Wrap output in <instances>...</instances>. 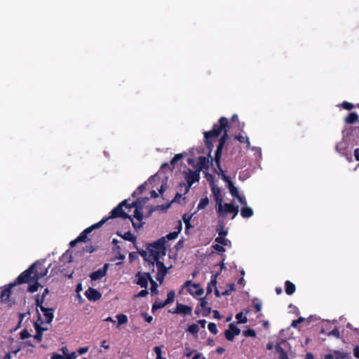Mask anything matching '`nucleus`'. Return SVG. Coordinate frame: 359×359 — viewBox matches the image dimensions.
I'll list each match as a JSON object with an SVG mask.
<instances>
[{
	"instance_id": "obj_1",
	"label": "nucleus",
	"mask_w": 359,
	"mask_h": 359,
	"mask_svg": "<svg viewBox=\"0 0 359 359\" xmlns=\"http://www.w3.org/2000/svg\"><path fill=\"white\" fill-rule=\"evenodd\" d=\"M128 201L124 200L121 203H120L116 208H114L111 212V215L108 217L103 218L99 222H97L90 226L86 229L83 231L81 234L74 240L72 241L69 243L70 247H74L76 245V243L79 242L86 243L90 239L88 238V235L93 230L99 229L101 227L108 219L112 218H118L121 217L123 219H129L132 220V216L127 214L123 210V207L128 209Z\"/></svg>"
},
{
	"instance_id": "obj_2",
	"label": "nucleus",
	"mask_w": 359,
	"mask_h": 359,
	"mask_svg": "<svg viewBox=\"0 0 359 359\" xmlns=\"http://www.w3.org/2000/svg\"><path fill=\"white\" fill-rule=\"evenodd\" d=\"M163 239L159 238L157 241L147 244V250L139 251L140 255L145 262L148 263L151 271H154V265L157 262H160V258L166 254L165 246H163Z\"/></svg>"
},
{
	"instance_id": "obj_3",
	"label": "nucleus",
	"mask_w": 359,
	"mask_h": 359,
	"mask_svg": "<svg viewBox=\"0 0 359 359\" xmlns=\"http://www.w3.org/2000/svg\"><path fill=\"white\" fill-rule=\"evenodd\" d=\"M228 119L226 117L222 116L219 119L218 123L213 125L212 130L204 133L205 145L209 149V156H210L211 151L213 148V139L219 137L222 133V129L225 127H228Z\"/></svg>"
},
{
	"instance_id": "obj_4",
	"label": "nucleus",
	"mask_w": 359,
	"mask_h": 359,
	"mask_svg": "<svg viewBox=\"0 0 359 359\" xmlns=\"http://www.w3.org/2000/svg\"><path fill=\"white\" fill-rule=\"evenodd\" d=\"M184 178L187 182H180L178 185V189L180 191H184V194H186L189 192L191 187L195 183L199 181L200 180V172L199 170H192L191 169H188L187 171L184 172Z\"/></svg>"
},
{
	"instance_id": "obj_5",
	"label": "nucleus",
	"mask_w": 359,
	"mask_h": 359,
	"mask_svg": "<svg viewBox=\"0 0 359 359\" xmlns=\"http://www.w3.org/2000/svg\"><path fill=\"white\" fill-rule=\"evenodd\" d=\"M132 208H135V210L133 215L132 216V220L130 221L132 222L134 229L137 230L142 228L144 224L142 222L144 216L142 213V203L140 199H137L135 201L128 205V209Z\"/></svg>"
},
{
	"instance_id": "obj_6",
	"label": "nucleus",
	"mask_w": 359,
	"mask_h": 359,
	"mask_svg": "<svg viewBox=\"0 0 359 359\" xmlns=\"http://www.w3.org/2000/svg\"><path fill=\"white\" fill-rule=\"evenodd\" d=\"M222 132H224V133H223L222 135L221 136V137L219 138V144L217 147V149H216V151L215 153V157H214V161L215 162L218 170H221L220 162H221L222 153L224 146L228 140L227 127H225L224 129H222Z\"/></svg>"
},
{
	"instance_id": "obj_7",
	"label": "nucleus",
	"mask_w": 359,
	"mask_h": 359,
	"mask_svg": "<svg viewBox=\"0 0 359 359\" xmlns=\"http://www.w3.org/2000/svg\"><path fill=\"white\" fill-rule=\"evenodd\" d=\"M36 265V263L32 264L27 270L21 273L14 283L11 284V286L29 283L31 280H33V273Z\"/></svg>"
},
{
	"instance_id": "obj_8",
	"label": "nucleus",
	"mask_w": 359,
	"mask_h": 359,
	"mask_svg": "<svg viewBox=\"0 0 359 359\" xmlns=\"http://www.w3.org/2000/svg\"><path fill=\"white\" fill-rule=\"evenodd\" d=\"M183 287H187L188 292L194 297H200L204 292V290L198 283H193L191 280H187Z\"/></svg>"
},
{
	"instance_id": "obj_9",
	"label": "nucleus",
	"mask_w": 359,
	"mask_h": 359,
	"mask_svg": "<svg viewBox=\"0 0 359 359\" xmlns=\"http://www.w3.org/2000/svg\"><path fill=\"white\" fill-rule=\"evenodd\" d=\"M213 170H214V172H217L218 175H221L222 179L225 182L227 183V187H228V189L229 190L231 195L233 197L237 196L239 194L238 189L234 186L233 183L231 182L230 178L225 175L224 171L222 170V168H221V170H219V172H217L215 168H214Z\"/></svg>"
},
{
	"instance_id": "obj_10",
	"label": "nucleus",
	"mask_w": 359,
	"mask_h": 359,
	"mask_svg": "<svg viewBox=\"0 0 359 359\" xmlns=\"http://www.w3.org/2000/svg\"><path fill=\"white\" fill-rule=\"evenodd\" d=\"M348 144L346 141L342 140L341 142L337 143L335 146V150L340 155L345 156L346 158L349 161H352V154L351 152L347 151Z\"/></svg>"
},
{
	"instance_id": "obj_11",
	"label": "nucleus",
	"mask_w": 359,
	"mask_h": 359,
	"mask_svg": "<svg viewBox=\"0 0 359 359\" xmlns=\"http://www.w3.org/2000/svg\"><path fill=\"white\" fill-rule=\"evenodd\" d=\"M136 277L137 278L136 283L143 288H147L148 282L153 279L149 272H137Z\"/></svg>"
},
{
	"instance_id": "obj_12",
	"label": "nucleus",
	"mask_w": 359,
	"mask_h": 359,
	"mask_svg": "<svg viewBox=\"0 0 359 359\" xmlns=\"http://www.w3.org/2000/svg\"><path fill=\"white\" fill-rule=\"evenodd\" d=\"M155 265L158 269V272L156 276V278L159 282L160 284H162V283L164 280L165 276L168 273V269L165 266L164 263L161 261L156 262Z\"/></svg>"
},
{
	"instance_id": "obj_13",
	"label": "nucleus",
	"mask_w": 359,
	"mask_h": 359,
	"mask_svg": "<svg viewBox=\"0 0 359 359\" xmlns=\"http://www.w3.org/2000/svg\"><path fill=\"white\" fill-rule=\"evenodd\" d=\"M37 313H38V320H41V324H39L37 322L34 323V328L36 330V334H34V338L38 342H41L42 341L43 332L44 331H46L48 330V328L47 327H43L41 326V324H43V322L41 320L40 313H39L38 311H37Z\"/></svg>"
},
{
	"instance_id": "obj_14",
	"label": "nucleus",
	"mask_w": 359,
	"mask_h": 359,
	"mask_svg": "<svg viewBox=\"0 0 359 359\" xmlns=\"http://www.w3.org/2000/svg\"><path fill=\"white\" fill-rule=\"evenodd\" d=\"M36 263V265L34 267L33 273V280H39L43 276H46L48 268H46L42 264H38V262Z\"/></svg>"
},
{
	"instance_id": "obj_15",
	"label": "nucleus",
	"mask_w": 359,
	"mask_h": 359,
	"mask_svg": "<svg viewBox=\"0 0 359 359\" xmlns=\"http://www.w3.org/2000/svg\"><path fill=\"white\" fill-rule=\"evenodd\" d=\"M241 330L233 323L229 325L228 330H225L224 336L228 341H232L236 336L239 335Z\"/></svg>"
},
{
	"instance_id": "obj_16",
	"label": "nucleus",
	"mask_w": 359,
	"mask_h": 359,
	"mask_svg": "<svg viewBox=\"0 0 359 359\" xmlns=\"http://www.w3.org/2000/svg\"><path fill=\"white\" fill-rule=\"evenodd\" d=\"M214 158H211V161H210L209 159L205 156H199L196 170H199V172H201V171L203 169L208 170L209 168L210 164H212Z\"/></svg>"
},
{
	"instance_id": "obj_17",
	"label": "nucleus",
	"mask_w": 359,
	"mask_h": 359,
	"mask_svg": "<svg viewBox=\"0 0 359 359\" xmlns=\"http://www.w3.org/2000/svg\"><path fill=\"white\" fill-rule=\"evenodd\" d=\"M85 295L89 301L96 302L102 297V294L97 290L89 287L86 292Z\"/></svg>"
},
{
	"instance_id": "obj_18",
	"label": "nucleus",
	"mask_w": 359,
	"mask_h": 359,
	"mask_svg": "<svg viewBox=\"0 0 359 359\" xmlns=\"http://www.w3.org/2000/svg\"><path fill=\"white\" fill-rule=\"evenodd\" d=\"M108 269V264H105L102 268L92 272L90 274V278L92 280H97L102 278L107 274Z\"/></svg>"
},
{
	"instance_id": "obj_19",
	"label": "nucleus",
	"mask_w": 359,
	"mask_h": 359,
	"mask_svg": "<svg viewBox=\"0 0 359 359\" xmlns=\"http://www.w3.org/2000/svg\"><path fill=\"white\" fill-rule=\"evenodd\" d=\"M224 212L219 217H224L227 213H233L232 219H233L238 213V206H235L232 203L224 204Z\"/></svg>"
},
{
	"instance_id": "obj_20",
	"label": "nucleus",
	"mask_w": 359,
	"mask_h": 359,
	"mask_svg": "<svg viewBox=\"0 0 359 359\" xmlns=\"http://www.w3.org/2000/svg\"><path fill=\"white\" fill-rule=\"evenodd\" d=\"M192 312V308L189 306L184 305L180 303H177L176 306L175 311L174 313L178 314L191 315Z\"/></svg>"
},
{
	"instance_id": "obj_21",
	"label": "nucleus",
	"mask_w": 359,
	"mask_h": 359,
	"mask_svg": "<svg viewBox=\"0 0 359 359\" xmlns=\"http://www.w3.org/2000/svg\"><path fill=\"white\" fill-rule=\"evenodd\" d=\"M41 311L43 313V316L46 318V322L48 323H50L53 321V318H54L55 309L41 307Z\"/></svg>"
},
{
	"instance_id": "obj_22",
	"label": "nucleus",
	"mask_w": 359,
	"mask_h": 359,
	"mask_svg": "<svg viewBox=\"0 0 359 359\" xmlns=\"http://www.w3.org/2000/svg\"><path fill=\"white\" fill-rule=\"evenodd\" d=\"M181 230H182V223L180 222L177 231H175L170 232L168 234H167L165 236H163V237L161 238H164L163 239V246H165V242L167 241H171V240L176 239L177 238L180 232L181 231Z\"/></svg>"
},
{
	"instance_id": "obj_23",
	"label": "nucleus",
	"mask_w": 359,
	"mask_h": 359,
	"mask_svg": "<svg viewBox=\"0 0 359 359\" xmlns=\"http://www.w3.org/2000/svg\"><path fill=\"white\" fill-rule=\"evenodd\" d=\"M11 284L9 285L8 287L3 289L1 290L0 298L2 302H8L10 301V297L12 293L11 291Z\"/></svg>"
},
{
	"instance_id": "obj_24",
	"label": "nucleus",
	"mask_w": 359,
	"mask_h": 359,
	"mask_svg": "<svg viewBox=\"0 0 359 359\" xmlns=\"http://www.w3.org/2000/svg\"><path fill=\"white\" fill-rule=\"evenodd\" d=\"M116 235L121 237L122 238H123L124 240L126 241H130L133 243V244L135 245L136 244V236H135L130 231L124 233L123 234H122L120 232H117L116 233ZM137 248V247H135Z\"/></svg>"
},
{
	"instance_id": "obj_25",
	"label": "nucleus",
	"mask_w": 359,
	"mask_h": 359,
	"mask_svg": "<svg viewBox=\"0 0 359 359\" xmlns=\"http://www.w3.org/2000/svg\"><path fill=\"white\" fill-rule=\"evenodd\" d=\"M358 118L356 112H351L345 118L344 121L346 124H353L358 121Z\"/></svg>"
},
{
	"instance_id": "obj_26",
	"label": "nucleus",
	"mask_w": 359,
	"mask_h": 359,
	"mask_svg": "<svg viewBox=\"0 0 359 359\" xmlns=\"http://www.w3.org/2000/svg\"><path fill=\"white\" fill-rule=\"evenodd\" d=\"M285 293L287 295H292L294 293V292L296 290V286L294 283H292L290 280H286L285 282Z\"/></svg>"
},
{
	"instance_id": "obj_27",
	"label": "nucleus",
	"mask_w": 359,
	"mask_h": 359,
	"mask_svg": "<svg viewBox=\"0 0 359 359\" xmlns=\"http://www.w3.org/2000/svg\"><path fill=\"white\" fill-rule=\"evenodd\" d=\"M217 275L218 273L213 274L212 276L210 282L208 284L206 287L207 294H210L212 292L213 287H216Z\"/></svg>"
},
{
	"instance_id": "obj_28",
	"label": "nucleus",
	"mask_w": 359,
	"mask_h": 359,
	"mask_svg": "<svg viewBox=\"0 0 359 359\" xmlns=\"http://www.w3.org/2000/svg\"><path fill=\"white\" fill-rule=\"evenodd\" d=\"M217 212L219 215H222L224 212V204L222 198L219 196L215 198Z\"/></svg>"
},
{
	"instance_id": "obj_29",
	"label": "nucleus",
	"mask_w": 359,
	"mask_h": 359,
	"mask_svg": "<svg viewBox=\"0 0 359 359\" xmlns=\"http://www.w3.org/2000/svg\"><path fill=\"white\" fill-rule=\"evenodd\" d=\"M241 215L243 218H249L253 215V210L250 207L244 206L241 208Z\"/></svg>"
},
{
	"instance_id": "obj_30",
	"label": "nucleus",
	"mask_w": 359,
	"mask_h": 359,
	"mask_svg": "<svg viewBox=\"0 0 359 359\" xmlns=\"http://www.w3.org/2000/svg\"><path fill=\"white\" fill-rule=\"evenodd\" d=\"M275 349L279 353V359H288L287 352L284 351L280 344L275 346Z\"/></svg>"
},
{
	"instance_id": "obj_31",
	"label": "nucleus",
	"mask_w": 359,
	"mask_h": 359,
	"mask_svg": "<svg viewBox=\"0 0 359 359\" xmlns=\"http://www.w3.org/2000/svg\"><path fill=\"white\" fill-rule=\"evenodd\" d=\"M116 318L118 320V324L116 325V328H118L120 325L126 324L128 321V317L125 314H118L116 316Z\"/></svg>"
},
{
	"instance_id": "obj_32",
	"label": "nucleus",
	"mask_w": 359,
	"mask_h": 359,
	"mask_svg": "<svg viewBox=\"0 0 359 359\" xmlns=\"http://www.w3.org/2000/svg\"><path fill=\"white\" fill-rule=\"evenodd\" d=\"M235 139H236L241 143H246L248 148L250 147V142L249 138L247 136H243L241 134H238L235 136Z\"/></svg>"
},
{
	"instance_id": "obj_33",
	"label": "nucleus",
	"mask_w": 359,
	"mask_h": 359,
	"mask_svg": "<svg viewBox=\"0 0 359 359\" xmlns=\"http://www.w3.org/2000/svg\"><path fill=\"white\" fill-rule=\"evenodd\" d=\"M217 231L218 232L219 236H226L228 233L224 229L223 222H219L217 226Z\"/></svg>"
},
{
	"instance_id": "obj_34",
	"label": "nucleus",
	"mask_w": 359,
	"mask_h": 359,
	"mask_svg": "<svg viewBox=\"0 0 359 359\" xmlns=\"http://www.w3.org/2000/svg\"><path fill=\"white\" fill-rule=\"evenodd\" d=\"M175 292L173 290L170 291L167 294V299L164 301V304H170L174 302Z\"/></svg>"
},
{
	"instance_id": "obj_35",
	"label": "nucleus",
	"mask_w": 359,
	"mask_h": 359,
	"mask_svg": "<svg viewBox=\"0 0 359 359\" xmlns=\"http://www.w3.org/2000/svg\"><path fill=\"white\" fill-rule=\"evenodd\" d=\"M146 190V182L140 185L133 193L132 196L133 197L139 196L143 193L144 191Z\"/></svg>"
},
{
	"instance_id": "obj_36",
	"label": "nucleus",
	"mask_w": 359,
	"mask_h": 359,
	"mask_svg": "<svg viewBox=\"0 0 359 359\" xmlns=\"http://www.w3.org/2000/svg\"><path fill=\"white\" fill-rule=\"evenodd\" d=\"M228 288L222 292V296L229 295L233 291L236 290L235 285L233 283H229L227 285Z\"/></svg>"
},
{
	"instance_id": "obj_37",
	"label": "nucleus",
	"mask_w": 359,
	"mask_h": 359,
	"mask_svg": "<svg viewBox=\"0 0 359 359\" xmlns=\"http://www.w3.org/2000/svg\"><path fill=\"white\" fill-rule=\"evenodd\" d=\"M208 203L209 199L207 197L201 198L197 207L198 210H203L205 208Z\"/></svg>"
},
{
	"instance_id": "obj_38",
	"label": "nucleus",
	"mask_w": 359,
	"mask_h": 359,
	"mask_svg": "<svg viewBox=\"0 0 359 359\" xmlns=\"http://www.w3.org/2000/svg\"><path fill=\"white\" fill-rule=\"evenodd\" d=\"M165 306H166V304H164V302L156 301L152 305L151 311L154 313L155 311H156L159 309H162Z\"/></svg>"
},
{
	"instance_id": "obj_39",
	"label": "nucleus",
	"mask_w": 359,
	"mask_h": 359,
	"mask_svg": "<svg viewBox=\"0 0 359 359\" xmlns=\"http://www.w3.org/2000/svg\"><path fill=\"white\" fill-rule=\"evenodd\" d=\"M187 331L192 334H197L199 331V327L197 324H192L188 327Z\"/></svg>"
},
{
	"instance_id": "obj_40",
	"label": "nucleus",
	"mask_w": 359,
	"mask_h": 359,
	"mask_svg": "<svg viewBox=\"0 0 359 359\" xmlns=\"http://www.w3.org/2000/svg\"><path fill=\"white\" fill-rule=\"evenodd\" d=\"M225 236H218L215 238V242L219 245L226 246L228 245L229 241L224 238Z\"/></svg>"
},
{
	"instance_id": "obj_41",
	"label": "nucleus",
	"mask_w": 359,
	"mask_h": 359,
	"mask_svg": "<svg viewBox=\"0 0 359 359\" xmlns=\"http://www.w3.org/2000/svg\"><path fill=\"white\" fill-rule=\"evenodd\" d=\"M252 304L256 312H259L262 309V302L258 298H255L252 300Z\"/></svg>"
},
{
	"instance_id": "obj_42",
	"label": "nucleus",
	"mask_w": 359,
	"mask_h": 359,
	"mask_svg": "<svg viewBox=\"0 0 359 359\" xmlns=\"http://www.w3.org/2000/svg\"><path fill=\"white\" fill-rule=\"evenodd\" d=\"M40 286V284L39 283L38 280H34V283L32 285H29L27 289V291L29 292H34L37 291Z\"/></svg>"
},
{
	"instance_id": "obj_43",
	"label": "nucleus",
	"mask_w": 359,
	"mask_h": 359,
	"mask_svg": "<svg viewBox=\"0 0 359 359\" xmlns=\"http://www.w3.org/2000/svg\"><path fill=\"white\" fill-rule=\"evenodd\" d=\"M44 302V299L41 297L39 294L36 295L35 297V304L36 307H39L41 310V307H45L43 304Z\"/></svg>"
},
{
	"instance_id": "obj_44",
	"label": "nucleus",
	"mask_w": 359,
	"mask_h": 359,
	"mask_svg": "<svg viewBox=\"0 0 359 359\" xmlns=\"http://www.w3.org/2000/svg\"><path fill=\"white\" fill-rule=\"evenodd\" d=\"M236 318L238 320L239 323H246L248 322V318L245 316H243V312H240L236 315Z\"/></svg>"
},
{
	"instance_id": "obj_45",
	"label": "nucleus",
	"mask_w": 359,
	"mask_h": 359,
	"mask_svg": "<svg viewBox=\"0 0 359 359\" xmlns=\"http://www.w3.org/2000/svg\"><path fill=\"white\" fill-rule=\"evenodd\" d=\"M150 284H151V292L152 294H157L158 293V290H157V288H158V284L156 283V282L152 279V280H150Z\"/></svg>"
},
{
	"instance_id": "obj_46",
	"label": "nucleus",
	"mask_w": 359,
	"mask_h": 359,
	"mask_svg": "<svg viewBox=\"0 0 359 359\" xmlns=\"http://www.w3.org/2000/svg\"><path fill=\"white\" fill-rule=\"evenodd\" d=\"M208 328L209 331L211 333H212L213 334H216L218 332L217 325L214 323H209V324L208 325Z\"/></svg>"
},
{
	"instance_id": "obj_47",
	"label": "nucleus",
	"mask_w": 359,
	"mask_h": 359,
	"mask_svg": "<svg viewBox=\"0 0 359 359\" xmlns=\"http://www.w3.org/2000/svg\"><path fill=\"white\" fill-rule=\"evenodd\" d=\"M243 334L245 336V337H256V332L254 330L252 329H248L245 331H243Z\"/></svg>"
},
{
	"instance_id": "obj_48",
	"label": "nucleus",
	"mask_w": 359,
	"mask_h": 359,
	"mask_svg": "<svg viewBox=\"0 0 359 359\" xmlns=\"http://www.w3.org/2000/svg\"><path fill=\"white\" fill-rule=\"evenodd\" d=\"M182 158V154H175V156L170 161V164L174 165L178 161L181 160Z\"/></svg>"
},
{
	"instance_id": "obj_49",
	"label": "nucleus",
	"mask_w": 359,
	"mask_h": 359,
	"mask_svg": "<svg viewBox=\"0 0 359 359\" xmlns=\"http://www.w3.org/2000/svg\"><path fill=\"white\" fill-rule=\"evenodd\" d=\"M305 320V318L303 317H299L297 320H294L291 324V326L293 327H297L298 324L303 323Z\"/></svg>"
},
{
	"instance_id": "obj_50",
	"label": "nucleus",
	"mask_w": 359,
	"mask_h": 359,
	"mask_svg": "<svg viewBox=\"0 0 359 359\" xmlns=\"http://www.w3.org/2000/svg\"><path fill=\"white\" fill-rule=\"evenodd\" d=\"M20 339H27L31 336V334H29V331L27 329H24L20 332Z\"/></svg>"
},
{
	"instance_id": "obj_51",
	"label": "nucleus",
	"mask_w": 359,
	"mask_h": 359,
	"mask_svg": "<svg viewBox=\"0 0 359 359\" xmlns=\"http://www.w3.org/2000/svg\"><path fill=\"white\" fill-rule=\"evenodd\" d=\"M183 220H184V222L185 224V233L188 234V231L189 229L191 228V227H193L191 225V223L189 222L188 220H186V215H184L183 216Z\"/></svg>"
},
{
	"instance_id": "obj_52",
	"label": "nucleus",
	"mask_w": 359,
	"mask_h": 359,
	"mask_svg": "<svg viewBox=\"0 0 359 359\" xmlns=\"http://www.w3.org/2000/svg\"><path fill=\"white\" fill-rule=\"evenodd\" d=\"M154 351L156 354V359H163L162 358V351H161V347L155 346Z\"/></svg>"
},
{
	"instance_id": "obj_53",
	"label": "nucleus",
	"mask_w": 359,
	"mask_h": 359,
	"mask_svg": "<svg viewBox=\"0 0 359 359\" xmlns=\"http://www.w3.org/2000/svg\"><path fill=\"white\" fill-rule=\"evenodd\" d=\"M341 106L344 109H345L346 110H351L354 107L353 104L348 102H344L341 104Z\"/></svg>"
},
{
	"instance_id": "obj_54",
	"label": "nucleus",
	"mask_w": 359,
	"mask_h": 359,
	"mask_svg": "<svg viewBox=\"0 0 359 359\" xmlns=\"http://www.w3.org/2000/svg\"><path fill=\"white\" fill-rule=\"evenodd\" d=\"M334 359H345V355L339 351H334Z\"/></svg>"
},
{
	"instance_id": "obj_55",
	"label": "nucleus",
	"mask_w": 359,
	"mask_h": 359,
	"mask_svg": "<svg viewBox=\"0 0 359 359\" xmlns=\"http://www.w3.org/2000/svg\"><path fill=\"white\" fill-rule=\"evenodd\" d=\"M212 248H214L215 250H216L218 252H225V248H224L223 245L216 244V245H214L212 246Z\"/></svg>"
},
{
	"instance_id": "obj_56",
	"label": "nucleus",
	"mask_w": 359,
	"mask_h": 359,
	"mask_svg": "<svg viewBox=\"0 0 359 359\" xmlns=\"http://www.w3.org/2000/svg\"><path fill=\"white\" fill-rule=\"evenodd\" d=\"M204 174H205V179L207 180V181L211 182L212 184L214 183V177L212 174L208 172H204Z\"/></svg>"
},
{
	"instance_id": "obj_57",
	"label": "nucleus",
	"mask_w": 359,
	"mask_h": 359,
	"mask_svg": "<svg viewBox=\"0 0 359 359\" xmlns=\"http://www.w3.org/2000/svg\"><path fill=\"white\" fill-rule=\"evenodd\" d=\"M149 294L147 288L142 290L137 294L135 295L136 297H144Z\"/></svg>"
},
{
	"instance_id": "obj_58",
	"label": "nucleus",
	"mask_w": 359,
	"mask_h": 359,
	"mask_svg": "<svg viewBox=\"0 0 359 359\" xmlns=\"http://www.w3.org/2000/svg\"><path fill=\"white\" fill-rule=\"evenodd\" d=\"M211 311H212V309L210 307L207 306L205 308H203L202 313H201L202 316L204 317L209 316V314L211 313Z\"/></svg>"
},
{
	"instance_id": "obj_59",
	"label": "nucleus",
	"mask_w": 359,
	"mask_h": 359,
	"mask_svg": "<svg viewBox=\"0 0 359 359\" xmlns=\"http://www.w3.org/2000/svg\"><path fill=\"white\" fill-rule=\"evenodd\" d=\"M236 198H237V199L238 200V201L240 202V203H241V204H242V205H243L246 206V205H247V201H246V199L245 198V197L241 196H240V195L238 194L237 196H236Z\"/></svg>"
},
{
	"instance_id": "obj_60",
	"label": "nucleus",
	"mask_w": 359,
	"mask_h": 359,
	"mask_svg": "<svg viewBox=\"0 0 359 359\" xmlns=\"http://www.w3.org/2000/svg\"><path fill=\"white\" fill-rule=\"evenodd\" d=\"M88 349L89 348L88 346H86V347H80L78 350H77V353L79 354H84L86 353H87L88 351Z\"/></svg>"
},
{
	"instance_id": "obj_61",
	"label": "nucleus",
	"mask_w": 359,
	"mask_h": 359,
	"mask_svg": "<svg viewBox=\"0 0 359 359\" xmlns=\"http://www.w3.org/2000/svg\"><path fill=\"white\" fill-rule=\"evenodd\" d=\"M77 351L72 352L67 355L65 359H76L77 358Z\"/></svg>"
},
{
	"instance_id": "obj_62",
	"label": "nucleus",
	"mask_w": 359,
	"mask_h": 359,
	"mask_svg": "<svg viewBox=\"0 0 359 359\" xmlns=\"http://www.w3.org/2000/svg\"><path fill=\"white\" fill-rule=\"evenodd\" d=\"M330 334H332V335H333V336H334V337H336L339 338V336H340V332H339V330H338L337 328H335V329H334V330H332L331 331V332L330 333Z\"/></svg>"
},
{
	"instance_id": "obj_63",
	"label": "nucleus",
	"mask_w": 359,
	"mask_h": 359,
	"mask_svg": "<svg viewBox=\"0 0 359 359\" xmlns=\"http://www.w3.org/2000/svg\"><path fill=\"white\" fill-rule=\"evenodd\" d=\"M51 359H65V358L62 355L53 353L51 356Z\"/></svg>"
},
{
	"instance_id": "obj_64",
	"label": "nucleus",
	"mask_w": 359,
	"mask_h": 359,
	"mask_svg": "<svg viewBox=\"0 0 359 359\" xmlns=\"http://www.w3.org/2000/svg\"><path fill=\"white\" fill-rule=\"evenodd\" d=\"M353 355L359 358V346H356L353 349Z\"/></svg>"
}]
</instances>
